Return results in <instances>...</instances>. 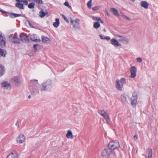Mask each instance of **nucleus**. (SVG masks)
Wrapping results in <instances>:
<instances>
[{"label": "nucleus", "instance_id": "nucleus-50", "mask_svg": "<svg viewBox=\"0 0 158 158\" xmlns=\"http://www.w3.org/2000/svg\"><path fill=\"white\" fill-rule=\"evenodd\" d=\"M23 0H16L17 2H22Z\"/></svg>", "mask_w": 158, "mask_h": 158}, {"label": "nucleus", "instance_id": "nucleus-56", "mask_svg": "<svg viewBox=\"0 0 158 158\" xmlns=\"http://www.w3.org/2000/svg\"><path fill=\"white\" fill-rule=\"evenodd\" d=\"M104 31H105V32H106V30H105V29H104Z\"/></svg>", "mask_w": 158, "mask_h": 158}, {"label": "nucleus", "instance_id": "nucleus-44", "mask_svg": "<svg viewBox=\"0 0 158 158\" xmlns=\"http://www.w3.org/2000/svg\"><path fill=\"white\" fill-rule=\"evenodd\" d=\"M38 46V44H34L33 46V48L35 49V52H36L37 51V47Z\"/></svg>", "mask_w": 158, "mask_h": 158}, {"label": "nucleus", "instance_id": "nucleus-29", "mask_svg": "<svg viewBox=\"0 0 158 158\" xmlns=\"http://www.w3.org/2000/svg\"><path fill=\"white\" fill-rule=\"evenodd\" d=\"M6 52L5 53V50L1 48H0V57L2 56L5 57L6 56Z\"/></svg>", "mask_w": 158, "mask_h": 158}, {"label": "nucleus", "instance_id": "nucleus-26", "mask_svg": "<svg viewBox=\"0 0 158 158\" xmlns=\"http://www.w3.org/2000/svg\"><path fill=\"white\" fill-rule=\"evenodd\" d=\"M121 98L123 102L127 101V99H129L130 97L125 94L122 95L121 96Z\"/></svg>", "mask_w": 158, "mask_h": 158}, {"label": "nucleus", "instance_id": "nucleus-25", "mask_svg": "<svg viewBox=\"0 0 158 158\" xmlns=\"http://www.w3.org/2000/svg\"><path fill=\"white\" fill-rule=\"evenodd\" d=\"M30 39L31 40L35 42H40V39H38L36 38L34 35H31L30 37Z\"/></svg>", "mask_w": 158, "mask_h": 158}, {"label": "nucleus", "instance_id": "nucleus-55", "mask_svg": "<svg viewBox=\"0 0 158 158\" xmlns=\"http://www.w3.org/2000/svg\"><path fill=\"white\" fill-rule=\"evenodd\" d=\"M135 0H132V1L134 2L135 1Z\"/></svg>", "mask_w": 158, "mask_h": 158}, {"label": "nucleus", "instance_id": "nucleus-3", "mask_svg": "<svg viewBox=\"0 0 158 158\" xmlns=\"http://www.w3.org/2000/svg\"><path fill=\"white\" fill-rule=\"evenodd\" d=\"M70 21L71 23V26L73 27V28L75 30H77L79 28V22L80 20L78 19H76L75 20H73L71 18H70Z\"/></svg>", "mask_w": 158, "mask_h": 158}, {"label": "nucleus", "instance_id": "nucleus-28", "mask_svg": "<svg viewBox=\"0 0 158 158\" xmlns=\"http://www.w3.org/2000/svg\"><path fill=\"white\" fill-rule=\"evenodd\" d=\"M60 24L59 19L58 18H56V22L53 23V26L56 27H57Z\"/></svg>", "mask_w": 158, "mask_h": 158}, {"label": "nucleus", "instance_id": "nucleus-11", "mask_svg": "<svg viewBox=\"0 0 158 158\" xmlns=\"http://www.w3.org/2000/svg\"><path fill=\"white\" fill-rule=\"evenodd\" d=\"M137 68L135 66H132L130 69L131 77L134 78L135 77L136 74Z\"/></svg>", "mask_w": 158, "mask_h": 158}, {"label": "nucleus", "instance_id": "nucleus-43", "mask_svg": "<svg viewBox=\"0 0 158 158\" xmlns=\"http://www.w3.org/2000/svg\"><path fill=\"white\" fill-rule=\"evenodd\" d=\"M122 16L123 18L126 19L127 20H130V19L129 17H128L127 15H123Z\"/></svg>", "mask_w": 158, "mask_h": 158}, {"label": "nucleus", "instance_id": "nucleus-5", "mask_svg": "<svg viewBox=\"0 0 158 158\" xmlns=\"http://www.w3.org/2000/svg\"><path fill=\"white\" fill-rule=\"evenodd\" d=\"M6 44V38L4 35L0 31V46L2 48L5 47Z\"/></svg>", "mask_w": 158, "mask_h": 158}, {"label": "nucleus", "instance_id": "nucleus-38", "mask_svg": "<svg viewBox=\"0 0 158 158\" xmlns=\"http://www.w3.org/2000/svg\"><path fill=\"white\" fill-rule=\"evenodd\" d=\"M100 7V6H95L92 8V10L94 11H97L99 9Z\"/></svg>", "mask_w": 158, "mask_h": 158}, {"label": "nucleus", "instance_id": "nucleus-6", "mask_svg": "<svg viewBox=\"0 0 158 158\" xmlns=\"http://www.w3.org/2000/svg\"><path fill=\"white\" fill-rule=\"evenodd\" d=\"M11 38V41L15 44H19L20 43V40L18 37V35L16 33H15L14 35L11 34L10 36Z\"/></svg>", "mask_w": 158, "mask_h": 158}, {"label": "nucleus", "instance_id": "nucleus-31", "mask_svg": "<svg viewBox=\"0 0 158 158\" xmlns=\"http://www.w3.org/2000/svg\"><path fill=\"white\" fill-rule=\"evenodd\" d=\"M5 70L3 67L0 66V77L2 76L4 73Z\"/></svg>", "mask_w": 158, "mask_h": 158}, {"label": "nucleus", "instance_id": "nucleus-53", "mask_svg": "<svg viewBox=\"0 0 158 158\" xmlns=\"http://www.w3.org/2000/svg\"><path fill=\"white\" fill-rule=\"evenodd\" d=\"M134 139H135V138L136 139L138 137V136L136 135H135L134 136Z\"/></svg>", "mask_w": 158, "mask_h": 158}, {"label": "nucleus", "instance_id": "nucleus-2", "mask_svg": "<svg viewBox=\"0 0 158 158\" xmlns=\"http://www.w3.org/2000/svg\"><path fill=\"white\" fill-rule=\"evenodd\" d=\"M52 87V81L50 80H48L46 82H44L42 83V86L41 87L40 90L41 92L50 91Z\"/></svg>", "mask_w": 158, "mask_h": 158}, {"label": "nucleus", "instance_id": "nucleus-24", "mask_svg": "<svg viewBox=\"0 0 158 158\" xmlns=\"http://www.w3.org/2000/svg\"><path fill=\"white\" fill-rule=\"evenodd\" d=\"M119 41L122 42L124 43H125L126 44H128L129 42V40L128 38H127L125 37H121L120 39H119Z\"/></svg>", "mask_w": 158, "mask_h": 158}, {"label": "nucleus", "instance_id": "nucleus-22", "mask_svg": "<svg viewBox=\"0 0 158 158\" xmlns=\"http://www.w3.org/2000/svg\"><path fill=\"white\" fill-rule=\"evenodd\" d=\"M7 14H9L10 15V17L12 18H14L22 16V15L21 14H16L12 12H8V13H7Z\"/></svg>", "mask_w": 158, "mask_h": 158}, {"label": "nucleus", "instance_id": "nucleus-30", "mask_svg": "<svg viewBox=\"0 0 158 158\" xmlns=\"http://www.w3.org/2000/svg\"><path fill=\"white\" fill-rule=\"evenodd\" d=\"M100 24L98 22H95L94 23V27L96 29H98L100 26Z\"/></svg>", "mask_w": 158, "mask_h": 158}, {"label": "nucleus", "instance_id": "nucleus-58", "mask_svg": "<svg viewBox=\"0 0 158 158\" xmlns=\"http://www.w3.org/2000/svg\"><path fill=\"white\" fill-rule=\"evenodd\" d=\"M6 16H8V15H6Z\"/></svg>", "mask_w": 158, "mask_h": 158}, {"label": "nucleus", "instance_id": "nucleus-17", "mask_svg": "<svg viewBox=\"0 0 158 158\" xmlns=\"http://www.w3.org/2000/svg\"><path fill=\"white\" fill-rule=\"evenodd\" d=\"M110 10L111 12H112L113 14L117 16H119L120 15L118 12V10L114 8H110Z\"/></svg>", "mask_w": 158, "mask_h": 158}, {"label": "nucleus", "instance_id": "nucleus-27", "mask_svg": "<svg viewBox=\"0 0 158 158\" xmlns=\"http://www.w3.org/2000/svg\"><path fill=\"white\" fill-rule=\"evenodd\" d=\"M48 12L47 11H44L42 10L39 12V16L42 18L44 17L46 15L48 14Z\"/></svg>", "mask_w": 158, "mask_h": 158}, {"label": "nucleus", "instance_id": "nucleus-34", "mask_svg": "<svg viewBox=\"0 0 158 158\" xmlns=\"http://www.w3.org/2000/svg\"><path fill=\"white\" fill-rule=\"evenodd\" d=\"M120 83L123 85L126 83V79L124 78H121L120 79V81H119Z\"/></svg>", "mask_w": 158, "mask_h": 158}, {"label": "nucleus", "instance_id": "nucleus-19", "mask_svg": "<svg viewBox=\"0 0 158 158\" xmlns=\"http://www.w3.org/2000/svg\"><path fill=\"white\" fill-rule=\"evenodd\" d=\"M141 6L145 9H147L149 6L148 3L146 1H143L140 3Z\"/></svg>", "mask_w": 158, "mask_h": 158}, {"label": "nucleus", "instance_id": "nucleus-36", "mask_svg": "<svg viewBox=\"0 0 158 158\" xmlns=\"http://www.w3.org/2000/svg\"><path fill=\"white\" fill-rule=\"evenodd\" d=\"M92 18L94 20L98 21H100L101 19V18L99 17H98L94 16H93Z\"/></svg>", "mask_w": 158, "mask_h": 158}, {"label": "nucleus", "instance_id": "nucleus-48", "mask_svg": "<svg viewBox=\"0 0 158 158\" xmlns=\"http://www.w3.org/2000/svg\"><path fill=\"white\" fill-rule=\"evenodd\" d=\"M106 14L108 16H110V14L108 13V12L107 10H106Z\"/></svg>", "mask_w": 158, "mask_h": 158}, {"label": "nucleus", "instance_id": "nucleus-8", "mask_svg": "<svg viewBox=\"0 0 158 158\" xmlns=\"http://www.w3.org/2000/svg\"><path fill=\"white\" fill-rule=\"evenodd\" d=\"M99 114L101 116L104 118L107 123H110V117L108 114L104 110H101Z\"/></svg>", "mask_w": 158, "mask_h": 158}, {"label": "nucleus", "instance_id": "nucleus-33", "mask_svg": "<svg viewBox=\"0 0 158 158\" xmlns=\"http://www.w3.org/2000/svg\"><path fill=\"white\" fill-rule=\"evenodd\" d=\"M35 3L34 2H32L29 3L28 5V7L30 9H33L34 7Z\"/></svg>", "mask_w": 158, "mask_h": 158}, {"label": "nucleus", "instance_id": "nucleus-21", "mask_svg": "<svg viewBox=\"0 0 158 158\" xmlns=\"http://www.w3.org/2000/svg\"><path fill=\"white\" fill-rule=\"evenodd\" d=\"M66 137L68 139H73V135L72 131L70 130H68L67 131L66 135Z\"/></svg>", "mask_w": 158, "mask_h": 158}, {"label": "nucleus", "instance_id": "nucleus-52", "mask_svg": "<svg viewBox=\"0 0 158 158\" xmlns=\"http://www.w3.org/2000/svg\"><path fill=\"white\" fill-rule=\"evenodd\" d=\"M100 21V22L101 23H103V21L100 19V20L99 21Z\"/></svg>", "mask_w": 158, "mask_h": 158}, {"label": "nucleus", "instance_id": "nucleus-47", "mask_svg": "<svg viewBox=\"0 0 158 158\" xmlns=\"http://www.w3.org/2000/svg\"><path fill=\"white\" fill-rule=\"evenodd\" d=\"M105 39L107 40H109L110 39V38L109 36H106L105 37Z\"/></svg>", "mask_w": 158, "mask_h": 158}, {"label": "nucleus", "instance_id": "nucleus-45", "mask_svg": "<svg viewBox=\"0 0 158 158\" xmlns=\"http://www.w3.org/2000/svg\"><path fill=\"white\" fill-rule=\"evenodd\" d=\"M0 12H2V13H5V14H7V13H8V12L5 11L2 9L1 8H0Z\"/></svg>", "mask_w": 158, "mask_h": 158}, {"label": "nucleus", "instance_id": "nucleus-20", "mask_svg": "<svg viewBox=\"0 0 158 158\" xmlns=\"http://www.w3.org/2000/svg\"><path fill=\"white\" fill-rule=\"evenodd\" d=\"M21 2H17L15 4V6L19 9L22 10L24 9L23 4L21 3Z\"/></svg>", "mask_w": 158, "mask_h": 158}, {"label": "nucleus", "instance_id": "nucleus-15", "mask_svg": "<svg viewBox=\"0 0 158 158\" xmlns=\"http://www.w3.org/2000/svg\"><path fill=\"white\" fill-rule=\"evenodd\" d=\"M18 155L17 152L14 151L12 152L6 158H18Z\"/></svg>", "mask_w": 158, "mask_h": 158}, {"label": "nucleus", "instance_id": "nucleus-18", "mask_svg": "<svg viewBox=\"0 0 158 158\" xmlns=\"http://www.w3.org/2000/svg\"><path fill=\"white\" fill-rule=\"evenodd\" d=\"M38 84V80H31L30 82V85L31 86H36V85Z\"/></svg>", "mask_w": 158, "mask_h": 158}, {"label": "nucleus", "instance_id": "nucleus-13", "mask_svg": "<svg viewBox=\"0 0 158 158\" xmlns=\"http://www.w3.org/2000/svg\"><path fill=\"white\" fill-rule=\"evenodd\" d=\"M39 93V87L37 86L33 87L32 90L31 91V93L32 95L35 96L38 94Z\"/></svg>", "mask_w": 158, "mask_h": 158}, {"label": "nucleus", "instance_id": "nucleus-1", "mask_svg": "<svg viewBox=\"0 0 158 158\" xmlns=\"http://www.w3.org/2000/svg\"><path fill=\"white\" fill-rule=\"evenodd\" d=\"M120 146L118 140L111 141L109 143L106 148L103 150L102 155L103 156H106L110 155L113 152Z\"/></svg>", "mask_w": 158, "mask_h": 158}, {"label": "nucleus", "instance_id": "nucleus-49", "mask_svg": "<svg viewBox=\"0 0 158 158\" xmlns=\"http://www.w3.org/2000/svg\"><path fill=\"white\" fill-rule=\"evenodd\" d=\"M28 23L29 25L32 27V28H34V27L31 25V23H30V21H28Z\"/></svg>", "mask_w": 158, "mask_h": 158}, {"label": "nucleus", "instance_id": "nucleus-7", "mask_svg": "<svg viewBox=\"0 0 158 158\" xmlns=\"http://www.w3.org/2000/svg\"><path fill=\"white\" fill-rule=\"evenodd\" d=\"M21 41L24 43H27L29 42V39L27 34L24 33H22L20 35Z\"/></svg>", "mask_w": 158, "mask_h": 158}, {"label": "nucleus", "instance_id": "nucleus-54", "mask_svg": "<svg viewBox=\"0 0 158 158\" xmlns=\"http://www.w3.org/2000/svg\"><path fill=\"white\" fill-rule=\"evenodd\" d=\"M31 98V96H30V95H29V96H28V99H30V98Z\"/></svg>", "mask_w": 158, "mask_h": 158}, {"label": "nucleus", "instance_id": "nucleus-10", "mask_svg": "<svg viewBox=\"0 0 158 158\" xmlns=\"http://www.w3.org/2000/svg\"><path fill=\"white\" fill-rule=\"evenodd\" d=\"M1 86L2 88L7 89H10L11 88L10 84L6 81H5L2 82Z\"/></svg>", "mask_w": 158, "mask_h": 158}, {"label": "nucleus", "instance_id": "nucleus-4", "mask_svg": "<svg viewBox=\"0 0 158 158\" xmlns=\"http://www.w3.org/2000/svg\"><path fill=\"white\" fill-rule=\"evenodd\" d=\"M137 92H134L132 94V96L131 98V104L133 107H135L137 103Z\"/></svg>", "mask_w": 158, "mask_h": 158}, {"label": "nucleus", "instance_id": "nucleus-37", "mask_svg": "<svg viewBox=\"0 0 158 158\" xmlns=\"http://www.w3.org/2000/svg\"><path fill=\"white\" fill-rule=\"evenodd\" d=\"M61 15L62 16V18L64 19L67 23H69V19H67L63 14H62Z\"/></svg>", "mask_w": 158, "mask_h": 158}, {"label": "nucleus", "instance_id": "nucleus-12", "mask_svg": "<svg viewBox=\"0 0 158 158\" xmlns=\"http://www.w3.org/2000/svg\"><path fill=\"white\" fill-rule=\"evenodd\" d=\"M110 44L114 47H119L121 46V44L119 43L118 41L114 38L111 39L110 40Z\"/></svg>", "mask_w": 158, "mask_h": 158}, {"label": "nucleus", "instance_id": "nucleus-35", "mask_svg": "<svg viewBox=\"0 0 158 158\" xmlns=\"http://www.w3.org/2000/svg\"><path fill=\"white\" fill-rule=\"evenodd\" d=\"M34 2H35L37 4H43L42 0H32Z\"/></svg>", "mask_w": 158, "mask_h": 158}, {"label": "nucleus", "instance_id": "nucleus-23", "mask_svg": "<svg viewBox=\"0 0 158 158\" xmlns=\"http://www.w3.org/2000/svg\"><path fill=\"white\" fill-rule=\"evenodd\" d=\"M42 41L43 43L45 44H48L49 41H50L49 39L47 37L45 36H42Z\"/></svg>", "mask_w": 158, "mask_h": 158}, {"label": "nucleus", "instance_id": "nucleus-14", "mask_svg": "<svg viewBox=\"0 0 158 158\" xmlns=\"http://www.w3.org/2000/svg\"><path fill=\"white\" fill-rule=\"evenodd\" d=\"M25 137L23 134H20L17 139V141L19 143H22L25 140Z\"/></svg>", "mask_w": 158, "mask_h": 158}, {"label": "nucleus", "instance_id": "nucleus-9", "mask_svg": "<svg viewBox=\"0 0 158 158\" xmlns=\"http://www.w3.org/2000/svg\"><path fill=\"white\" fill-rule=\"evenodd\" d=\"M13 82L17 86H20L21 84V82L19 76H16L13 77L12 79Z\"/></svg>", "mask_w": 158, "mask_h": 158}, {"label": "nucleus", "instance_id": "nucleus-32", "mask_svg": "<svg viewBox=\"0 0 158 158\" xmlns=\"http://www.w3.org/2000/svg\"><path fill=\"white\" fill-rule=\"evenodd\" d=\"M152 149H150L148 150V158H152Z\"/></svg>", "mask_w": 158, "mask_h": 158}, {"label": "nucleus", "instance_id": "nucleus-46", "mask_svg": "<svg viewBox=\"0 0 158 158\" xmlns=\"http://www.w3.org/2000/svg\"><path fill=\"white\" fill-rule=\"evenodd\" d=\"M99 36H100V37L101 39H105V37L104 36V35H100Z\"/></svg>", "mask_w": 158, "mask_h": 158}, {"label": "nucleus", "instance_id": "nucleus-41", "mask_svg": "<svg viewBox=\"0 0 158 158\" xmlns=\"http://www.w3.org/2000/svg\"><path fill=\"white\" fill-rule=\"evenodd\" d=\"M136 60L138 62L141 63L142 61V60L141 58L138 57L136 58Z\"/></svg>", "mask_w": 158, "mask_h": 158}, {"label": "nucleus", "instance_id": "nucleus-57", "mask_svg": "<svg viewBox=\"0 0 158 158\" xmlns=\"http://www.w3.org/2000/svg\"><path fill=\"white\" fill-rule=\"evenodd\" d=\"M17 124H18V123H16V125H17Z\"/></svg>", "mask_w": 158, "mask_h": 158}, {"label": "nucleus", "instance_id": "nucleus-40", "mask_svg": "<svg viewBox=\"0 0 158 158\" xmlns=\"http://www.w3.org/2000/svg\"><path fill=\"white\" fill-rule=\"evenodd\" d=\"M92 0H90L87 3V6L89 8H90L91 7L92 5Z\"/></svg>", "mask_w": 158, "mask_h": 158}, {"label": "nucleus", "instance_id": "nucleus-39", "mask_svg": "<svg viewBox=\"0 0 158 158\" xmlns=\"http://www.w3.org/2000/svg\"><path fill=\"white\" fill-rule=\"evenodd\" d=\"M64 5L66 6H67L68 7H69V8H71V6L69 5V3L67 1H66L64 2Z\"/></svg>", "mask_w": 158, "mask_h": 158}, {"label": "nucleus", "instance_id": "nucleus-42", "mask_svg": "<svg viewBox=\"0 0 158 158\" xmlns=\"http://www.w3.org/2000/svg\"><path fill=\"white\" fill-rule=\"evenodd\" d=\"M23 2V4H24L25 5H27L28 4V2L27 0H23L22 1Z\"/></svg>", "mask_w": 158, "mask_h": 158}, {"label": "nucleus", "instance_id": "nucleus-16", "mask_svg": "<svg viewBox=\"0 0 158 158\" xmlns=\"http://www.w3.org/2000/svg\"><path fill=\"white\" fill-rule=\"evenodd\" d=\"M116 88L120 91L122 90V87L123 86V85L121 84H120L119 80H116Z\"/></svg>", "mask_w": 158, "mask_h": 158}, {"label": "nucleus", "instance_id": "nucleus-51", "mask_svg": "<svg viewBox=\"0 0 158 158\" xmlns=\"http://www.w3.org/2000/svg\"><path fill=\"white\" fill-rule=\"evenodd\" d=\"M116 36L117 37H122L123 36H121V35H116Z\"/></svg>", "mask_w": 158, "mask_h": 158}]
</instances>
